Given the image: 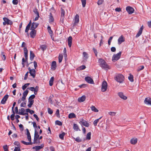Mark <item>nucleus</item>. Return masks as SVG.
<instances>
[{"label": "nucleus", "mask_w": 151, "mask_h": 151, "mask_svg": "<svg viewBox=\"0 0 151 151\" xmlns=\"http://www.w3.org/2000/svg\"><path fill=\"white\" fill-rule=\"evenodd\" d=\"M100 66L103 69H110L109 66L107 65L106 61L102 58H99L98 60Z\"/></svg>", "instance_id": "1"}, {"label": "nucleus", "mask_w": 151, "mask_h": 151, "mask_svg": "<svg viewBox=\"0 0 151 151\" xmlns=\"http://www.w3.org/2000/svg\"><path fill=\"white\" fill-rule=\"evenodd\" d=\"M114 79L117 82L120 83H122L124 81V77L122 74H118L115 76Z\"/></svg>", "instance_id": "2"}, {"label": "nucleus", "mask_w": 151, "mask_h": 151, "mask_svg": "<svg viewBox=\"0 0 151 151\" xmlns=\"http://www.w3.org/2000/svg\"><path fill=\"white\" fill-rule=\"evenodd\" d=\"M107 83L105 81H104L102 83L101 91L102 92H105L107 88Z\"/></svg>", "instance_id": "3"}, {"label": "nucleus", "mask_w": 151, "mask_h": 151, "mask_svg": "<svg viewBox=\"0 0 151 151\" xmlns=\"http://www.w3.org/2000/svg\"><path fill=\"white\" fill-rule=\"evenodd\" d=\"M121 54L122 52H119L117 54L114 55L112 57V60L114 61L118 60L120 58Z\"/></svg>", "instance_id": "4"}, {"label": "nucleus", "mask_w": 151, "mask_h": 151, "mask_svg": "<svg viewBox=\"0 0 151 151\" xmlns=\"http://www.w3.org/2000/svg\"><path fill=\"white\" fill-rule=\"evenodd\" d=\"M79 123L81 124V125L84 126L86 127H88L90 125L89 124L83 119H81Z\"/></svg>", "instance_id": "5"}, {"label": "nucleus", "mask_w": 151, "mask_h": 151, "mask_svg": "<svg viewBox=\"0 0 151 151\" xmlns=\"http://www.w3.org/2000/svg\"><path fill=\"white\" fill-rule=\"evenodd\" d=\"M39 137V135L38 134V132L37 131L36 129L35 130V134L34 139V142L33 143L35 144L37 143V141L38 138Z\"/></svg>", "instance_id": "6"}, {"label": "nucleus", "mask_w": 151, "mask_h": 151, "mask_svg": "<svg viewBox=\"0 0 151 151\" xmlns=\"http://www.w3.org/2000/svg\"><path fill=\"white\" fill-rule=\"evenodd\" d=\"M85 80L88 83L93 84L94 83V81L93 79L89 76L85 77Z\"/></svg>", "instance_id": "7"}, {"label": "nucleus", "mask_w": 151, "mask_h": 151, "mask_svg": "<svg viewBox=\"0 0 151 151\" xmlns=\"http://www.w3.org/2000/svg\"><path fill=\"white\" fill-rule=\"evenodd\" d=\"M126 10L129 14H132L134 11V9L130 6H127L126 8Z\"/></svg>", "instance_id": "8"}, {"label": "nucleus", "mask_w": 151, "mask_h": 151, "mask_svg": "<svg viewBox=\"0 0 151 151\" xmlns=\"http://www.w3.org/2000/svg\"><path fill=\"white\" fill-rule=\"evenodd\" d=\"M125 41V38L122 35H121L118 39V43L119 45H120L122 43Z\"/></svg>", "instance_id": "9"}, {"label": "nucleus", "mask_w": 151, "mask_h": 151, "mask_svg": "<svg viewBox=\"0 0 151 151\" xmlns=\"http://www.w3.org/2000/svg\"><path fill=\"white\" fill-rule=\"evenodd\" d=\"M38 23L33 22L32 23L30 29L35 30L37 27L38 26Z\"/></svg>", "instance_id": "10"}, {"label": "nucleus", "mask_w": 151, "mask_h": 151, "mask_svg": "<svg viewBox=\"0 0 151 151\" xmlns=\"http://www.w3.org/2000/svg\"><path fill=\"white\" fill-rule=\"evenodd\" d=\"M118 96L122 99L126 100L127 99V97L124 96L122 92H119L118 93Z\"/></svg>", "instance_id": "11"}, {"label": "nucleus", "mask_w": 151, "mask_h": 151, "mask_svg": "<svg viewBox=\"0 0 151 151\" xmlns=\"http://www.w3.org/2000/svg\"><path fill=\"white\" fill-rule=\"evenodd\" d=\"M9 97V95L8 94L5 95L2 99L1 103L2 104H5Z\"/></svg>", "instance_id": "12"}, {"label": "nucleus", "mask_w": 151, "mask_h": 151, "mask_svg": "<svg viewBox=\"0 0 151 151\" xmlns=\"http://www.w3.org/2000/svg\"><path fill=\"white\" fill-rule=\"evenodd\" d=\"M3 19L4 22H6V24L7 25H11L13 24V22L12 21L6 17L3 18Z\"/></svg>", "instance_id": "13"}, {"label": "nucleus", "mask_w": 151, "mask_h": 151, "mask_svg": "<svg viewBox=\"0 0 151 151\" xmlns=\"http://www.w3.org/2000/svg\"><path fill=\"white\" fill-rule=\"evenodd\" d=\"M31 30V31L30 33V37L32 38H34L36 36L37 31L36 30Z\"/></svg>", "instance_id": "14"}, {"label": "nucleus", "mask_w": 151, "mask_h": 151, "mask_svg": "<svg viewBox=\"0 0 151 151\" xmlns=\"http://www.w3.org/2000/svg\"><path fill=\"white\" fill-rule=\"evenodd\" d=\"M79 22V16L78 14H76L75 17L74 22L73 24V25H75L77 23H78Z\"/></svg>", "instance_id": "15"}, {"label": "nucleus", "mask_w": 151, "mask_h": 151, "mask_svg": "<svg viewBox=\"0 0 151 151\" xmlns=\"http://www.w3.org/2000/svg\"><path fill=\"white\" fill-rule=\"evenodd\" d=\"M144 103L147 105H151V99L149 98H146L144 100Z\"/></svg>", "instance_id": "16"}, {"label": "nucleus", "mask_w": 151, "mask_h": 151, "mask_svg": "<svg viewBox=\"0 0 151 151\" xmlns=\"http://www.w3.org/2000/svg\"><path fill=\"white\" fill-rule=\"evenodd\" d=\"M29 73L30 74V75L32 76V78H34L35 76L36 71L35 69H32V70L29 72Z\"/></svg>", "instance_id": "17"}, {"label": "nucleus", "mask_w": 151, "mask_h": 151, "mask_svg": "<svg viewBox=\"0 0 151 151\" xmlns=\"http://www.w3.org/2000/svg\"><path fill=\"white\" fill-rule=\"evenodd\" d=\"M86 99V96L85 95H83L81 97L78 98V101L79 102H83Z\"/></svg>", "instance_id": "18"}, {"label": "nucleus", "mask_w": 151, "mask_h": 151, "mask_svg": "<svg viewBox=\"0 0 151 151\" xmlns=\"http://www.w3.org/2000/svg\"><path fill=\"white\" fill-rule=\"evenodd\" d=\"M83 59L85 61H87L88 57V54L86 52H84L83 53Z\"/></svg>", "instance_id": "19"}, {"label": "nucleus", "mask_w": 151, "mask_h": 151, "mask_svg": "<svg viewBox=\"0 0 151 151\" xmlns=\"http://www.w3.org/2000/svg\"><path fill=\"white\" fill-rule=\"evenodd\" d=\"M72 37L70 36L68 37V45L69 47H70L71 46L72 43Z\"/></svg>", "instance_id": "20"}, {"label": "nucleus", "mask_w": 151, "mask_h": 151, "mask_svg": "<svg viewBox=\"0 0 151 151\" xmlns=\"http://www.w3.org/2000/svg\"><path fill=\"white\" fill-rule=\"evenodd\" d=\"M137 139L136 137H134V138H132L130 140L131 143L133 145L136 144L137 143Z\"/></svg>", "instance_id": "21"}, {"label": "nucleus", "mask_w": 151, "mask_h": 151, "mask_svg": "<svg viewBox=\"0 0 151 151\" xmlns=\"http://www.w3.org/2000/svg\"><path fill=\"white\" fill-rule=\"evenodd\" d=\"M56 67V63L55 61H53L52 62L51 68L53 70H54Z\"/></svg>", "instance_id": "22"}, {"label": "nucleus", "mask_w": 151, "mask_h": 151, "mask_svg": "<svg viewBox=\"0 0 151 151\" xmlns=\"http://www.w3.org/2000/svg\"><path fill=\"white\" fill-rule=\"evenodd\" d=\"M32 23L31 22V21L30 20L26 27V29L25 30V32H28L29 30V29L30 27L31 26V24L32 25Z\"/></svg>", "instance_id": "23"}, {"label": "nucleus", "mask_w": 151, "mask_h": 151, "mask_svg": "<svg viewBox=\"0 0 151 151\" xmlns=\"http://www.w3.org/2000/svg\"><path fill=\"white\" fill-rule=\"evenodd\" d=\"M44 147L43 145H41L40 146H36L33 147V149L36 150V151H38V150H40L42 149Z\"/></svg>", "instance_id": "24"}, {"label": "nucleus", "mask_w": 151, "mask_h": 151, "mask_svg": "<svg viewBox=\"0 0 151 151\" xmlns=\"http://www.w3.org/2000/svg\"><path fill=\"white\" fill-rule=\"evenodd\" d=\"M54 19L51 13H50L49 17V22L50 23H52L54 22Z\"/></svg>", "instance_id": "25"}, {"label": "nucleus", "mask_w": 151, "mask_h": 151, "mask_svg": "<svg viewBox=\"0 0 151 151\" xmlns=\"http://www.w3.org/2000/svg\"><path fill=\"white\" fill-rule=\"evenodd\" d=\"M30 59L31 61H32L35 57V55L32 51H30Z\"/></svg>", "instance_id": "26"}, {"label": "nucleus", "mask_w": 151, "mask_h": 151, "mask_svg": "<svg viewBox=\"0 0 151 151\" xmlns=\"http://www.w3.org/2000/svg\"><path fill=\"white\" fill-rule=\"evenodd\" d=\"M61 18L63 19L64 18V15L65 14V11L63 9H61Z\"/></svg>", "instance_id": "27"}, {"label": "nucleus", "mask_w": 151, "mask_h": 151, "mask_svg": "<svg viewBox=\"0 0 151 151\" xmlns=\"http://www.w3.org/2000/svg\"><path fill=\"white\" fill-rule=\"evenodd\" d=\"M73 128L76 131L80 130L77 124H73Z\"/></svg>", "instance_id": "28"}, {"label": "nucleus", "mask_w": 151, "mask_h": 151, "mask_svg": "<svg viewBox=\"0 0 151 151\" xmlns=\"http://www.w3.org/2000/svg\"><path fill=\"white\" fill-rule=\"evenodd\" d=\"M28 103H29V104H28L27 106L29 108H31L32 107V105L34 103V100H28Z\"/></svg>", "instance_id": "29"}, {"label": "nucleus", "mask_w": 151, "mask_h": 151, "mask_svg": "<svg viewBox=\"0 0 151 151\" xmlns=\"http://www.w3.org/2000/svg\"><path fill=\"white\" fill-rule=\"evenodd\" d=\"M91 110L95 112H98L99 111L94 106L92 105L91 107Z\"/></svg>", "instance_id": "30"}, {"label": "nucleus", "mask_w": 151, "mask_h": 151, "mask_svg": "<svg viewBox=\"0 0 151 151\" xmlns=\"http://www.w3.org/2000/svg\"><path fill=\"white\" fill-rule=\"evenodd\" d=\"M76 117V115L73 113L70 114L68 115V118L70 119L74 118Z\"/></svg>", "instance_id": "31"}, {"label": "nucleus", "mask_w": 151, "mask_h": 151, "mask_svg": "<svg viewBox=\"0 0 151 151\" xmlns=\"http://www.w3.org/2000/svg\"><path fill=\"white\" fill-rule=\"evenodd\" d=\"M21 111L19 112L18 114L20 115H24V113L25 112V109L23 108H22L20 109Z\"/></svg>", "instance_id": "32"}, {"label": "nucleus", "mask_w": 151, "mask_h": 151, "mask_svg": "<svg viewBox=\"0 0 151 151\" xmlns=\"http://www.w3.org/2000/svg\"><path fill=\"white\" fill-rule=\"evenodd\" d=\"M63 55L62 54H60L58 56V62L59 63H60L62 60L63 58Z\"/></svg>", "instance_id": "33"}, {"label": "nucleus", "mask_w": 151, "mask_h": 151, "mask_svg": "<svg viewBox=\"0 0 151 151\" xmlns=\"http://www.w3.org/2000/svg\"><path fill=\"white\" fill-rule=\"evenodd\" d=\"M54 80V78L52 77H51L49 81V85L50 86H52L53 85V82Z\"/></svg>", "instance_id": "34"}, {"label": "nucleus", "mask_w": 151, "mask_h": 151, "mask_svg": "<svg viewBox=\"0 0 151 151\" xmlns=\"http://www.w3.org/2000/svg\"><path fill=\"white\" fill-rule=\"evenodd\" d=\"M21 142L24 144L26 145H31L32 144V142H27L23 140L21 141Z\"/></svg>", "instance_id": "35"}, {"label": "nucleus", "mask_w": 151, "mask_h": 151, "mask_svg": "<svg viewBox=\"0 0 151 151\" xmlns=\"http://www.w3.org/2000/svg\"><path fill=\"white\" fill-rule=\"evenodd\" d=\"M101 118V117H100L99 119H96V120H95L93 122V124H94V126H96L98 122H99V120Z\"/></svg>", "instance_id": "36"}, {"label": "nucleus", "mask_w": 151, "mask_h": 151, "mask_svg": "<svg viewBox=\"0 0 151 151\" xmlns=\"http://www.w3.org/2000/svg\"><path fill=\"white\" fill-rule=\"evenodd\" d=\"M91 132L88 133L86 135V139H87L89 140L91 138Z\"/></svg>", "instance_id": "37"}, {"label": "nucleus", "mask_w": 151, "mask_h": 151, "mask_svg": "<svg viewBox=\"0 0 151 151\" xmlns=\"http://www.w3.org/2000/svg\"><path fill=\"white\" fill-rule=\"evenodd\" d=\"M65 134V133L64 132H63L61 134H60L59 135L60 138L62 139H63Z\"/></svg>", "instance_id": "38"}, {"label": "nucleus", "mask_w": 151, "mask_h": 151, "mask_svg": "<svg viewBox=\"0 0 151 151\" xmlns=\"http://www.w3.org/2000/svg\"><path fill=\"white\" fill-rule=\"evenodd\" d=\"M1 57L4 60H6V56L5 54V53L4 52H1Z\"/></svg>", "instance_id": "39"}, {"label": "nucleus", "mask_w": 151, "mask_h": 151, "mask_svg": "<svg viewBox=\"0 0 151 151\" xmlns=\"http://www.w3.org/2000/svg\"><path fill=\"white\" fill-rule=\"evenodd\" d=\"M29 83H27L25 84L22 87V89L23 90H24L27 88V87L29 85Z\"/></svg>", "instance_id": "40"}, {"label": "nucleus", "mask_w": 151, "mask_h": 151, "mask_svg": "<svg viewBox=\"0 0 151 151\" xmlns=\"http://www.w3.org/2000/svg\"><path fill=\"white\" fill-rule=\"evenodd\" d=\"M82 6L84 7L86 4V0H81Z\"/></svg>", "instance_id": "41"}, {"label": "nucleus", "mask_w": 151, "mask_h": 151, "mask_svg": "<svg viewBox=\"0 0 151 151\" xmlns=\"http://www.w3.org/2000/svg\"><path fill=\"white\" fill-rule=\"evenodd\" d=\"M129 80L131 82H132L134 81L133 77L132 75H130L128 77Z\"/></svg>", "instance_id": "42"}, {"label": "nucleus", "mask_w": 151, "mask_h": 151, "mask_svg": "<svg viewBox=\"0 0 151 151\" xmlns=\"http://www.w3.org/2000/svg\"><path fill=\"white\" fill-rule=\"evenodd\" d=\"M35 96L34 94H33L31 95V96H29V98L28 100H33V99L35 98Z\"/></svg>", "instance_id": "43"}, {"label": "nucleus", "mask_w": 151, "mask_h": 151, "mask_svg": "<svg viewBox=\"0 0 151 151\" xmlns=\"http://www.w3.org/2000/svg\"><path fill=\"white\" fill-rule=\"evenodd\" d=\"M46 46L44 45H41L40 46V48L43 51H44L45 50H46Z\"/></svg>", "instance_id": "44"}, {"label": "nucleus", "mask_w": 151, "mask_h": 151, "mask_svg": "<svg viewBox=\"0 0 151 151\" xmlns=\"http://www.w3.org/2000/svg\"><path fill=\"white\" fill-rule=\"evenodd\" d=\"M142 31H141V30H139L137 34V35L136 36V37H139L142 34Z\"/></svg>", "instance_id": "45"}, {"label": "nucleus", "mask_w": 151, "mask_h": 151, "mask_svg": "<svg viewBox=\"0 0 151 151\" xmlns=\"http://www.w3.org/2000/svg\"><path fill=\"white\" fill-rule=\"evenodd\" d=\"M55 123L56 124L58 125L59 126H61L62 125V123L58 120L56 121H55Z\"/></svg>", "instance_id": "46"}, {"label": "nucleus", "mask_w": 151, "mask_h": 151, "mask_svg": "<svg viewBox=\"0 0 151 151\" xmlns=\"http://www.w3.org/2000/svg\"><path fill=\"white\" fill-rule=\"evenodd\" d=\"M75 140L78 142H80L82 141V139H81L78 137H77L76 138H74Z\"/></svg>", "instance_id": "47"}, {"label": "nucleus", "mask_w": 151, "mask_h": 151, "mask_svg": "<svg viewBox=\"0 0 151 151\" xmlns=\"http://www.w3.org/2000/svg\"><path fill=\"white\" fill-rule=\"evenodd\" d=\"M109 114L111 116H113L116 115V113L115 112L110 111L109 112Z\"/></svg>", "instance_id": "48"}, {"label": "nucleus", "mask_w": 151, "mask_h": 151, "mask_svg": "<svg viewBox=\"0 0 151 151\" xmlns=\"http://www.w3.org/2000/svg\"><path fill=\"white\" fill-rule=\"evenodd\" d=\"M33 12L35 14H36L37 16H39V13L38 11V10L37 9H35L33 10Z\"/></svg>", "instance_id": "49"}, {"label": "nucleus", "mask_w": 151, "mask_h": 151, "mask_svg": "<svg viewBox=\"0 0 151 151\" xmlns=\"http://www.w3.org/2000/svg\"><path fill=\"white\" fill-rule=\"evenodd\" d=\"M24 55H28V50L26 47L24 48Z\"/></svg>", "instance_id": "50"}, {"label": "nucleus", "mask_w": 151, "mask_h": 151, "mask_svg": "<svg viewBox=\"0 0 151 151\" xmlns=\"http://www.w3.org/2000/svg\"><path fill=\"white\" fill-rule=\"evenodd\" d=\"M113 36H111L109 38V39L108 41V44L109 45H110L111 44V41L113 39Z\"/></svg>", "instance_id": "51"}, {"label": "nucleus", "mask_w": 151, "mask_h": 151, "mask_svg": "<svg viewBox=\"0 0 151 151\" xmlns=\"http://www.w3.org/2000/svg\"><path fill=\"white\" fill-rule=\"evenodd\" d=\"M8 147L7 145H4L3 146V148L4 151H9L8 150Z\"/></svg>", "instance_id": "52"}, {"label": "nucleus", "mask_w": 151, "mask_h": 151, "mask_svg": "<svg viewBox=\"0 0 151 151\" xmlns=\"http://www.w3.org/2000/svg\"><path fill=\"white\" fill-rule=\"evenodd\" d=\"M28 93V91L27 90L25 91L23 93V96L26 97Z\"/></svg>", "instance_id": "53"}, {"label": "nucleus", "mask_w": 151, "mask_h": 151, "mask_svg": "<svg viewBox=\"0 0 151 151\" xmlns=\"http://www.w3.org/2000/svg\"><path fill=\"white\" fill-rule=\"evenodd\" d=\"M38 89V87L36 86L35 88V90H34V93L36 95L37 94V92Z\"/></svg>", "instance_id": "54"}, {"label": "nucleus", "mask_w": 151, "mask_h": 151, "mask_svg": "<svg viewBox=\"0 0 151 151\" xmlns=\"http://www.w3.org/2000/svg\"><path fill=\"white\" fill-rule=\"evenodd\" d=\"M93 50L95 53L96 56H97L98 52L96 50L95 48L93 47Z\"/></svg>", "instance_id": "55"}, {"label": "nucleus", "mask_w": 151, "mask_h": 151, "mask_svg": "<svg viewBox=\"0 0 151 151\" xmlns=\"http://www.w3.org/2000/svg\"><path fill=\"white\" fill-rule=\"evenodd\" d=\"M144 67L143 65H141L139 66L137 69L138 71H140L144 69Z\"/></svg>", "instance_id": "56"}, {"label": "nucleus", "mask_w": 151, "mask_h": 151, "mask_svg": "<svg viewBox=\"0 0 151 151\" xmlns=\"http://www.w3.org/2000/svg\"><path fill=\"white\" fill-rule=\"evenodd\" d=\"M104 1V0H98L97 3L98 5L101 4Z\"/></svg>", "instance_id": "57"}, {"label": "nucleus", "mask_w": 151, "mask_h": 151, "mask_svg": "<svg viewBox=\"0 0 151 151\" xmlns=\"http://www.w3.org/2000/svg\"><path fill=\"white\" fill-rule=\"evenodd\" d=\"M32 123L33 124V127L35 128V129H36V128H37V126L36 123L35 122H32Z\"/></svg>", "instance_id": "58"}, {"label": "nucleus", "mask_w": 151, "mask_h": 151, "mask_svg": "<svg viewBox=\"0 0 151 151\" xmlns=\"http://www.w3.org/2000/svg\"><path fill=\"white\" fill-rule=\"evenodd\" d=\"M47 111L48 113L50 114H52L53 113L52 110L50 108H48Z\"/></svg>", "instance_id": "59"}, {"label": "nucleus", "mask_w": 151, "mask_h": 151, "mask_svg": "<svg viewBox=\"0 0 151 151\" xmlns=\"http://www.w3.org/2000/svg\"><path fill=\"white\" fill-rule=\"evenodd\" d=\"M86 68V67L84 65H82L79 67V69L80 70L85 69Z\"/></svg>", "instance_id": "60"}, {"label": "nucleus", "mask_w": 151, "mask_h": 151, "mask_svg": "<svg viewBox=\"0 0 151 151\" xmlns=\"http://www.w3.org/2000/svg\"><path fill=\"white\" fill-rule=\"evenodd\" d=\"M55 114L58 117H60L59 110L58 109H57L56 111Z\"/></svg>", "instance_id": "61"}, {"label": "nucleus", "mask_w": 151, "mask_h": 151, "mask_svg": "<svg viewBox=\"0 0 151 151\" xmlns=\"http://www.w3.org/2000/svg\"><path fill=\"white\" fill-rule=\"evenodd\" d=\"M26 101H25L24 102H22L20 106L21 107H25L26 105Z\"/></svg>", "instance_id": "62"}, {"label": "nucleus", "mask_w": 151, "mask_h": 151, "mask_svg": "<svg viewBox=\"0 0 151 151\" xmlns=\"http://www.w3.org/2000/svg\"><path fill=\"white\" fill-rule=\"evenodd\" d=\"M13 113V114H12L10 116L11 119L12 121H13L14 120V114H15L14 113Z\"/></svg>", "instance_id": "63"}, {"label": "nucleus", "mask_w": 151, "mask_h": 151, "mask_svg": "<svg viewBox=\"0 0 151 151\" xmlns=\"http://www.w3.org/2000/svg\"><path fill=\"white\" fill-rule=\"evenodd\" d=\"M14 151H21L20 148L19 147H15L14 150Z\"/></svg>", "instance_id": "64"}]
</instances>
